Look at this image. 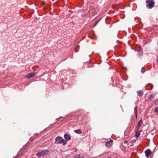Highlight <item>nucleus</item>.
I'll return each mask as SVG.
<instances>
[{"instance_id": "11", "label": "nucleus", "mask_w": 158, "mask_h": 158, "mask_svg": "<svg viewBox=\"0 0 158 158\" xmlns=\"http://www.w3.org/2000/svg\"><path fill=\"white\" fill-rule=\"evenodd\" d=\"M74 132L77 134H80L82 133V131L80 129H77L74 131Z\"/></svg>"}, {"instance_id": "22", "label": "nucleus", "mask_w": 158, "mask_h": 158, "mask_svg": "<svg viewBox=\"0 0 158 158\" xmlns=\"http://www.w3.org/2000/svg\"><path fill=\"white\" fill-rule=\"evenodd\" d=\"M79 158H84V156H81L80 155V156L79 157Z\"/></svg>"}, {"instance_id": "7", "label": "nucleus", "mask_w": 158, "mask_h": 158, "mask_svg": "<svg viewBox=\"0 0 158 158\" xmlns=\"http://www.w3.org/2000/svg\"><path fill=\"white\" fill-rule=\"evenodd\" d=\"M139 130L136 129L135 128V137L136 138H138L139 136L140 131H139Z\"/></svg>"}, {"instance_id": "3", "label": "nucleus", "mask_w": 158, "mask_h": 158, "mask_svg": "<svg viewBox=\"0 0 158 158\" xmlns=\"http://www.w3.org/2000/svg\"><path fill=\"white\" fill-rule=\"evenodd\" d=\"M48 150H45L44 151H42L37 153L36 155L39 156V157H40L42 156H44V155L48 154Z\"/></svg>"}, {"instance_id": "4", "label": "nucleus", "mask_w": 158, "mask_h": 158, "mask_svg": "<svg viewBox=\"0 0 158 158\" xmlns=\"http://www.w3.org/2000/svg\"><path fill=\"white\" fill-rule=\"evenodd\" d=\"M35 73L32 72L25 75L24 77L26 78H30L35 76Z\"/></svg>"}, {"instance_id": "10", "label": "nucleus", "mask_w": 158, "mask_h": 158, "mask_svg": "<svg viewBox=\"0 0 158 158\" xmlns=\"http://www.w3.org/2000/svg\"><path fill=\"white\" fill-rule=\"evenodd\" d=\"M143 92L141 90H139L137 92V95L139 96H141L143 94Z\"/></svg>"}, {"instance_id": "17", "label": "nucleus", "mask_w": 158, "mask_h": 158, "mask_svg": "<svg viewBox=\"0 0 158 158\" xmlns=\"http://www.w3.org/2000/svg\"><path fill=\"white\" fill-rule=\"evenodd\" d=\"M149 98L150 99H151L153 98V95L152 94H149Z\"/></svg>"}, {"instance_id": "24", "label": "nucleus", "mask_w": 158, "mask_h": 158, "mask_svg": "<svg viewBox=\"0 0 158 158\" xmlns=\"http://www.w3.org/2000/svg\"><path fill=\"white\" fill-rule=\"evenodd\" d=\"M156 61H157V63L158 64V57L156 59Z\"/></svg>"}, {"instance_id": "12", "label": "nucleus", "mask_w": 158, "mask_h": 158, "mask_svg": "<svg viewBox=\"0 0 158 158\" xmlns=\"http://www.w3.org/2000/svg\"><path fill=\"white\" fill-rule=\"evenodd\" d=\"M143 54V52L142 51L139 50L138 52V55L139 56H141Z\"/></svg>"}, {"instance_id": "5", "label": "nucleus", "mask_w": 158, "mask_h": 158, "mask_svg": "<svg viewBox=\"0 0 158 158\" xmlns=\"http://www.w3.org/2000/svg\"><path fill=\"white\" fill-rule=\"evenodd\" d=\"M113 142V141L111 139H110L109 141L106 142L105 144L106 146L108 148L111 147L112 145Z\"/></svg>"}, {"instance_id": "9", "label": "nucleus", "mask_w": 158, "mask_h": 158, "mask_svg": "<svg viewBox=\"0 0 158 158\" xmlns=\"http://www.w3.org/2000/svg\"><path fill=\"white\" fill-rule=\"evenodd\" d=\"M142 122V121L141 119L140 120L139 122L137 124V127L135 128L136 129L139 130V127L141 126V124Z\"/></svg>"}, {"instance_id": "26", "label": "nucleus", "mask_w": 158, "mask_h": 158, "mask_svg": "<svg viewBox=\"0 0 158 158\" xmlns=\"http://www.w3.org/2000/svg\"><path fill=\"white\" fill-rule=\"evenodd\" d=\"M112 85H114V84H112Z\"/></svg>"}, {"instance_id": "6", "label": "nucleus", "mask_w": 158, "mask_h": 158, "mask_svg": "<svg viewBox=\"0 0 158 158\" xmlns=\"http://www.w3.org/2000/svg\"><path fill=\"white\" fill-rule=\"evenodd\" d=\"M151 153V151L150 149H148L146 150L145 152L146 157L147 158H148Z\"/></svg>"}, {"instance_id": "18", "label": "nucleus", "mask_w": 158, "mask_h": 158, "mask_svg": "<svg viewBox=\"0 0 158 158\" xmlns=\"http://www.w3.org/2000/svg\"><path fill=\"white\" fill-rule=\"evenodd\" d=\"M114 77H112L111 79V81L112 82V83H114Z\"/></svg>"}, {"instance_id": "1", "label": "nucleus", "mask_w": 158, "mask_h": 158, "mask_svg": "<svg viewBox=\"0 0 158 158\" xmlns=\"http://www.w3.org/2000/svg\"><path fill=\"white\" fill-rule=\"evenodd\" d=\"M55 143L56 144L62 143L63 145H65L67 143V141L66 140L64 141L62 137L59 136L56 137Z\"/></svg>"}, {"instance_id": "21", "label": "nucleus", "mask_w": 158, "mask_h": 158, "mask_svg": "<svg viewBox=\"0 0 158 158\" xmlns=\"http://www.w3.org/2000/svg\"><path fill=\"white\" fill-rule=\"evenodd\" d=\"M98 22H96L95 23H94V27H95L97 25V24H98Z\"/></svg>"}, {"instance_id": "23", "label": "nucleus", "mask_w": 158, "mask_h": 158, "mask_svg": "<svg viewBox=\"0 0 158 158\" xmlns=\"http://www.w3.org/2000/svg\"><path fill=\"white\" fill-rule=\"evenodd\" d=\"M150 86H151V89H152V88H153V85H152V84H150Z\"/></svg>"}, {"instance_id": "16", "label": "nucleus", "mask_w": 158, "mask_h": 158, "mask_svg": "<svg viewBox=\"0 0 158 158\" xmlns=\"http://www.w3.org/2000/svg\"><path fill=\"white\" fill-rule=\"evenodd\" d=\"M145 71L143 68V67H142L141 69V72L142 73H145Z\"/></svg>"}, {"instance_id": "13", "label": "nucleus", "mask_w": 158, "mask_h": 158, "mask_svg": "<svg viewBox=\"0 0 158 158\" xmlns=\"http://www.w3.org/2000/svg\"><path fill=\"white\" fill-rule=\"evenodd\" d=\"M134 112L135 113L136 117L137 118V106L135 107L134 108Z\"/></svg>"}, {"instance_id": "2", "label": "nucleus", "mask_w": 158, "mask_h": 158, "mask_svg": "<svg viewBox=\"0 0 158 158\" xmlns=\"http://www.w3.org/2000/svg\"><path fill=\"white\" fill-rule=\"evenodd\" d=\"M146 2V7L148 9H151L154 7L155 2L154 0H147Z\"/></svg>"}, {"instance_id": "20", "label": "nucleus", "mask_w": 158, "mask_h": 158, "mask_svg": "<svg viewBox=\"0 0 158 158\" xmlns=\"http://www.w3.org/2000/svg\"><path fill=\"white\" fill-rule=\"evenodd\" d=\"M124 144H126L127 145H129V144L128 143V142L127 141H125L124 143Z\"/></svg>"}, {"instance_id": "14", "label": "nucleus", "mask_w": 158, "mask_h": 158, "mask_svg": "<svg viewBox=\"0 0 158 158\" xmlns=\"http://www.w3.org/2000/svg\"><path fill=\"white\" fill-rule=\"evenodd\" d=\"M80 156V155L77 154L75 155L74 158H79V157Z\"/></svg>"}, {"instance_id": "19", "label": "nucleus", "mask_w": 158, "mask_h": 158, "mask_svg": "<svg viewBox=\"0 0 158 158\" xmlns=\"http://www.w3.org/2000/svg\"><path fill=\"white\" fill-rule=\"evenodd\" d=\"M155 110L156 112L158 113V107H157L156 108Z\"/></svg>"}, {"instance_id": "25", "label": "nucleus", "mask_w": 158, "mask_h": 158, "mask_svg": "<svg viewBox=\"0 0 158 158\" xmlns=\"http://www.w3.org/2000/svg\"><path fill=\"white\" fill-rule=\"evenodd\" d=\"M90 39H94V38H90Z\"/></svg>"}, {"instance_id": "15", "label": "nucleus", "mask_w": 158, "mask_h": 158, "mask_svg": "<svg viewBox=\"0 0 158 158\" xmlns=\"http://www.w3.org/2000/svg\"><path fill=\"white\" fill-rule=\"evenodd\" d=\"M154 102L155 104L156 105L158 104V98Z\"/></svg>"}, {"instance_id": "8", "label": "nucleus", "mask_w": 158, "mask_h": 158, "mask_svg": "<svg viewBox=\"0 0 158 158\" xmlns=\"http://www.w3.org/2000/svg\"><path fill=\"white\" fill-rule=\"evenodd\" d=\"M64 137L67 140H69L71 139V137L70 135L66 133L64 135Z\"/></svg>"}]
</instances>
